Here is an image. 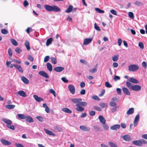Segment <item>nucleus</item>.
Returning a JSON list of instances; mask_svg holds the SVG:
<instances>
[{
	"instance_id": "obj_20",
	"label": "nucleus",
	"mask_w": 147,
	"mask_h": 147,
	"mask_svg": "<svg viewBox=\"0 0 147 147\" xmlns=\"http://www.w3.org/2000/svg\"><path fill=\"white\" fill-rule=\"evenodd\" d=\"M122 90L124 93L127 95L129 96L130 95V92L127 88L126 87H123Z\"/></svg>"
},
{
	"instance_id": "obj_40",
	"label": "nucleus",
	"mask_w": 147,
	"mask_h": 147,
	"mask_svg": "<svg viewBox=\"0 0 147 147\" xmlns=\"http://www.w3.org/2000/svg\"><path fill=\"white\" fill-rule=\"evenodd\" d=\"M119 55H115L113 57L112 60L114 61H117L118 59Z\"/></svg>"
},
{
	"instance_id": "obj_57",
	"label": "nucleus",
	"mask_w": 147,
	"mask_h": 147,
	"mask_svg": "<svg viewBox=\"0 0 147 147\" xmlns=\"http://www.w3.org/2000/svg\"><path fill=\"white\" fill-rule=\"evenodd\" d=\"M103 127L104 129L106 130H108L109 129V127L107 124H103Z\"/></svg>"
},
{
	"instance_id": "obj_25",
	"label": "nucleus",
	"mask_w": 147,
	"mask_h": 147,
	"mask_svg": "<svg viewBox=\"0 0 147 147\" xmlns=\"http://www.w3.org/2000/svg\"><path fill=\"white\" fill-rule=\"evenodd\" d=\"M47 69L50 72L53 69V67L51 64L49 63H47Z\"/></svg>"
},
{
	"instance_id": "obj_47",
	"label": "nucleus",
	"mask_w": 147,
	"mask_h": 147,
	"mask_svg": "<svg viewBox=\"0 0 147 147\" xmlns=\"http://www.w3.org/2000/svg\"><path fill=\"white\" fill-rule=\"evenodd\" d=\"M110 105L112 107H114L116 105L115 102L113 101H111L109 103Z\"/></svg>"
},
{
	"instance_id": "obj_55",
	"label": "nucleus",
	"mask_w": 147,
	"mask_h": 147,
	"mask_svg": "<svg viewBox=\"0 0 147 147\" xmlns=\"http://www.w3.org/2000/svg\"><path fill=\"white\" fill-rule=\"evenodd\" d=\"M49 56H47L45 57L44 59V62L45 63L47 62L48 61L49 59Z\"/></svg>"
},
{
	"instance_id": "obj_34",
	"label": "nucleus",
	"mask_w": 147,
	"mask_h": 147,
	"mask_svg": "<svg viewBox=\"0 0 147 147\" xmlns=\"http://www.w3.org/2000/svg\"><path fill=\"white\" fill-rule=\"evenodd\" d=\"M17 116L19 118L21 119H25L26 116L23 114H18L17 115Z\"/></svg>"
},
{
	"instance_id": "obj_32",
	"label": "nucleus",
	"mask_w": 147,
	"mask_h": 147,
	"mask_svg": "<svg viewBox=\"0 0 147 147\" xmlns=\"http://www.w3.org/2000/svg\"><path fill=\"white\" fill-rule=\"evenodd\" d=\"M52 40L53 38L52 37L48 39L46 41V45L47 46L49 45L51 43Z\"/></svg>"
},
{
	"instance_id": "obj_44",
	"label": "nucleus",
	"mask_w": 147,
	"mask_h": 147,
	"mask_svg": "<svg viewBox=\"0 0 147 147\" xmlns=\"http://www.w3.org/2000/svg\"><path fill=\"white\" fill-rule=\"evenodd\" d=\"M97 69L96 68H94L89 69V71L92 74H94L96 71Z\"/></svg>"
},
{
	"instance_id": "obj_27",
	"label": "nucleus",
	"mask_w": 147,
	"mask_h": 147,
	"mask_svg": "<svg viewBox=\"0 0 147 147\" xmlns=\"http://www.w3.org/2000/svg\"><path fill=\"white\" fill-rule=\"evenodd\" d=\"M45 132L47 134L50 136H55V134L51 131L47 129H45Z\"/></svg>"
},
{
	"instance_id": "obj_39",
	"label": "nucleus",
	"mask_w": 147,
	"mask_h": 147,
	"mask_svg": "<svg viewBox=\"0 0 147 147\" xmlns=\"http://www.w3.org/2000/svg\"><path fill=\"white\" fill-rule=\"evenodd\" d=\"M95 10L96 11H97L98 13H104V11H103V10H101L100 9H99V8H95Z\"/></svg>"
},
{
	"instance_id": "obj_13",
	"label": "nucleus",
	"mask_w": 147,
	"mask_h": 147,
	"mask_svg": "<svg viewBox=\"0 0 147 147\" xmlns=\"http://www.w3.org/2000/svg\"><path fill=\"white\" fill-rule=\"evenodd\" d=\"M17 95H19L20 96L25 97L27 95L26 92L23 90H20L17 93Z\"/></svg>"
},
{
	"instance_id": "obj_52",
	"label": "nucleus",
	"mask_w": 147,
	"mask_h": 147,
	"mask_svg": "<svg viewBox=\"0 0 147 147\" xmlns=\"http://www.w3.org/2000/svg\"><path fill=\"white\" fill-rule=\"evenodd\" d=\"M105 86L107 88H111L112 86V85L107 82H105Z\"/></svg>"
},
{
	"instance_id": "obj_15",
	"label": "nucleus",
	"mask_w": 147,
	"mask_h": 147,
	"mask_svg": "<svg viewBox=\"0 0 147 147\" xmlns=\"http://www.w3.org/2000/svg\"><path fill=\"white\" fill-rule=\"evenodd\" d=\"M80 128L81 130L84 131H89L90 129V128L85 125L80 126Z\"/></svg>"
},
{
	"instance_id": "obj_24",
	"label": "nucleus",
	"mask_w": 147,
	"mask_h": 147,
	"mask_svg": "<svg viewBox=\"0 0 147 147\" xmlns=\"http://www.w3.org/2000/svg\"><path fill=\"white\" fill-rule=\"evenodd\" d=\"M134 111V108H131L129 109L127 111L126 113L128 115H129L133 114Z\"/></svg>"
},
{
	"instance_id": "obj_9",
	"label": "nucleus",
	"mask_w": 147,
	"mask_h": 147,
	"mask_svg": "<svg viewBox=\"0 0 147 147\" xmlns=\"http://www.w3.org/2000/svg\"><path fill=\"white\" fill-rule=\"evenodd\" d=\"M1 142L3 145H11V142L3 138L1 139Z\"/></svg>"
},
{
	"instance_id": "obj_35",
	"label": "nucleus",
	"mask_w": 147,
	"mask_h": 147,
	"mask_svg": "<svg viewBox=\"0 0 147 147\" xmlns=\"http://www.w3.org/2000/svg\"><path fill=\"white\" fill-rule=\"evenodd\" d=\"M10 41L12 44L15 46H17L18 45V43L17 41L14 39H11Z\"/></svg>"
},
{
	"instance_id": "obj_10",
	"label": "nucleus",
	"mask_w": 147,
	"mask_h": 147,
	"mask_svg": "<svg viewBox=\"0 0 147 147\" xmlns=\"http://www.w3.org/2000/svg\"><path fill=\"white\" fill-rule=\"evenodd\" d=\"M92 39V38L85 39L84 40L83 45H86L89 44L91 42Z\"/></svg>"
},
{
	"instance_id": "obj_64",
	"label": "nucleus",
	"mask_w": 147,
	"mask_h": 147,
	"mask_svg": "<svg viewBox=\"0 0 147 147\" xmlns=\"http://www.w3.org/2000/svg\"><path fill=\"white\" fill-rule=\"evenodd\" d=\"M122 42V40L121 38H119L118 39L117 42L118 43V45L119 46H120L121 45Z\"/></svg>"
},
{
	"instance_id": "obj_21",
	"label": "nucleus",
	"mask_w": 147,
	"mask_h": 147,
	"mask_svg": "<svg viewBox=\"0 0 147 147\" xmlns=\"http://www.w3.org/2000/svg\"><path fill=\"white\" fill-rule=\"evenodd\" d=\"M129 82L134 84H138L139 83V81L136 79L132 78H130L129 79Z\"/></svg>"
},
{
	"instance_id": "obj_63",
	"label": "nucleus",
	"mask_w": 147,
	"mask_h": 147,
	"mask_svg": "<svg viewBox=\"0 0 147 147\" xmlns=\"http://www.w3.org/2000/svg\"><path fill=\"white\" fill-rule=\"evenodd\" d=\"M15 145L16 147H25L21 144L16 143Z\"/></svg>"
},
{
	"instance_id": "obj_16",
	"label": "nucleus",
	"mask_w": 147,
	"mask_h": 147,
	"mask_svg": "<svg viewBox=\"0 0 147 147\" xmlns=\"http://www.w3.org/2000/svg\"><path fill=\"white\" fill-rule=\"evenodd\" d=\"M38 74L41 76L44 77L45 78H49V76L47 73L44 71H40L39 72Z\"/></svg>"
},
{
	"instance_id": "obj_51",
	"label": "nucleus",
	"mask_w": 147,
	"mask_h": 147,
	"mask_svg": "<svg viewBox=\"0 0 147 147\" xmlns=\"http://www.w3.org/2000/svg\"><path fill=\"white\" fill-rule=\"evenodd\" d=\"M28 59L29 60L31 61H33L34 59L33 57L30 55H28Z\"/></svg>"
},
{
	"instance_id": "obj_33",
	"label": "nucleus",
	"mask_w": 147,
	"mask_h": 147,
	"mask_svg": "<svg viewBox=\"0 0 147 147\" xmlns=\"http://www.w3.org/2000/svg\"><path fill=\"white\" fill-rule=\"evenodd\" d=\"M99 105L102 108H104L107 107L108 104L107 103L102 102L99 104Z\"/></svg>"
},
{
	"instance_id": "obj_26",
	"label": "nucleus",
	"mask_w": 147,
	"mask_h": 147,
	"mask_svg": "<svg viewBox=\"0 0 147 147\" xmlns=\"http://www.w3.org/2000/svg\"><path fill=\"white\" fill-rule=\"evenodd\" d=\"M62 111L68 113H72V111L71 110L67 108H62Z\"/></svg>"
},
{
	"instance_id": "obj_45",
	"label": "nucleus",
	"mask_w": 147,
	"mask_h": 147,
	"mask_svg": "<svg viewBox=\"0 0 147 147\" xmlns=\"http://www.w3.org/2000/svg\"><path fill=\"white\" fill-rule=\"evenodd\" d=\"M118 108V107H115L114 108L111 109V110L112 112L114 113L117 111V110Z\"/></svg>"
},
{
	"instance_id": "obj_22",
	"label": "nucleus",
	"mask_w": 147,
	"mask_h": 147,
	"mask_svg": "<svg viewBox=\"0 0 147 147\" xmlns=\"http://www.w3.org/2000/svg\"><path fill=\"white\" fill-rule=\"evenodd\" d=\"M25 119L27 122L29 123H32L34 122L32 118L30 116H26Z\"/></svg>"
},
{
	"instance_id": "obj_41",
	"label": "nucleus",
	"mask_w": 147,
	"mask_h": 147,
	"mask_svg": "<svg viewBox=\"0 0 147 147\" xmlns=\"http://www.w3.org/2000/svg\"><path fill=\"white\" fill-rule=\"evenodd\" d=\"M36 118L39 121L41 122H42L44 121L43 118L41 116H38L36 117Z\"/></svg>"
},
{
	"instance_id": "obj_2",
	"label": "nucleus",
	"mask_w": 147,
	"mask_h": 147,
	"mask_svg": "<svg viewBox=\"0 0 147 147\" xmlns=\"http://www.w3.org/2000/svg\"><path fill=\"white\" fill-rule=\"evenodd\" d=\"M2 120L7 124V127L8 128L13 130H15L14 126L13 125H11L12 123V122L11 120L5 118H3Z\"/></svg>"
},
{
	"instance_id": "obj_29",
	"label": "nucleus",
	"mask_w": 147,
	"mask_h": 147,
	"mask_svg": "<svg viewBox=\"0 0 147 147\" xmlns=\"http://www.w3.org/2000/svg\"><path fill=\"white\" fill-rule=\"evenodd\" d=\"M73 8V6L72 5H69V7L67 8L65 12L67 13H69L71 12Z\"/></svg>"
},
{
	"instance_id": "obj_23",
	"label": "nucleus",
	"mask_w": 147,
	"mask_h": 147,
	"mask_svg": "<svg viewBox=\"0 0 147 147\" xmlns=\"http://www.w3.org/2000/svg\"><path fill=\"white\" fill-rule=\"evenodd\" d=\"M21 80L23 82L26 84H28L29 83L28 80L24 76H22L21 77Z\"/></svg>"
},
{
	"instance_id": "obj_31",
	"label": "nucleus",
	"mask_w": 147,
	"mask_h": 147,
	"mask_svg": "<svg viewBox=\"0 0 147 147\" xmlns=\"http://www.w3.org/2000/svg\"><path fill=\"white\" fill-rule=\"evenodd\" d=\"M15 68L17 69L19 72L22 73L23 72V70L20 65H17Z\"/></svg>"
},
{
	"instance_id": "obj_30",
	"label": "nucleus",
	"mask_w": 147,
	"mask_h": 147,
	"mask_svg": "<svg viewBox=\"0 0 147 147\" xmlns=\"http://www.w3.org/2000/svg\"><path fill=\"white\" fill-rule=\"evenodd\" d=\"M15 107V105H8L5 106L6 109H11L14 108Z\"/></svg>"
},
{
	"instance_id": "obj_12",
	"label": "nucleus",
	"mask_w": 147,
	"mask_h": 147,
	"mask_svg": "<svg viewBox=\"0 0 147 147\" xmlns=\"http://www.w3.org/2000/svg\"><path fill=\"white\" fill-rule=\"evenodd\" d=\"M33 97L35 100L38 102L43 101V99L40 97H38L37 95L34 94L33 96Z\"/></svg>"
},
{
	"instance_id": "obj_38",
	"label": "nucleus",
	"mask_w": 147,
	"mask_h": 147,
	"mask_svg": "<svg viewBox=\"0 0 147 147\" xmlns=\"http://www.w3.org/2000/svg\"><path fill=\"white\" fill-rule=\"evenodd\" d=\"M108 144L111 147H117L116 144L112 142H109Z\"/></svg>"
},
{
	"instance_id": "obj_61",
	"label": "nucleus",
	"mask_w": 147,
	"mask_h": 147,
	"mask_svg": "<svg viewBox=\"0 0 147 147\" xmlns=\"http://www.w3.org/2000/svg\"><path fill=\"white\" fill-rule=\"evenodd\" d=\"M120 79V77L117 76H115L114 78V80L115 81L118 80H119Z\"/></svg>"
},
{
	"instance_id": "obj_46",
	"label": "nucleus",
	"mask_w": 147,
	"mask_h": 147,
	"mask_svg": "<svg viewBox=\"0 0 147 147\" xmlns=\"http://www.w3.org/2000/svg\"><path fill=\"white\" fill-rule=\"evenodd\" d=\"M2 33L4 34H6L8 33L7 30L5 29H2L1 31Z\"/></svg>"
},
{
	"instance_id": "obj_6",
	"label": "nucleus",
	"mask_w": 147,
	"mask_h": 147,
	"mask_svg": "<svg viewBox=\"0 0 147 147\" xmlns=\"http://www.w3.org/2000/svg\"><path fill=\"white\" fill-rule=\"evenodd\" d=\"M71 100L74 103L76 104V106L78 107L80 102L82 100V99L80 98H71Z\"/></svg>"
},
{
	"instance_id": "obj_54",
	"label": "nucleus",
	"mask_w": 147,
	"mask_h": 147,
	"mask_svg": "<svg viewBox=\"0 0 147 147\" xmlns=\"http://www.w3.org/2000/svg\"><path fill=\"white\" fill-rule=\"evenodd\" d=\"M15 51L18 53H19L22 52V50L19 48L17 47L15 49Z\"/></svg>"
},
{
	"instance_id": "obj_17",
	"label": "nucleus",
	"mask_w": 147,
	"mask_h": 147,
	"mask_svg": "<svg viewBox=\"0 0 147 147\" xmlns=\"http://www.w3.org/2000/svg\"><path fill=\"white\" fill-rule=\"evenodd\" d=\"M64 69V68L61 66L57 67L55 68L54 70L57 72H61Z\"/></svg>"
},
{
	"instance_id": "obj_49",
	"label": "nucleus",
	"mask_w": 147,
	"mask_h": 147,
	"mask_svg": "<svg viewBox=\"0 0 147 147\" xmlns=\"http://www.w3.org/2000/svg\"><path fill=\"white\" fill-rule=\"evenodd\" d=\"M129 16L131 18L133 19L134 18L133 13L131 12H129L128 13Z\"/></svg>"
},
{
	"instance_id": "obj_58",
	"label": "nucleus",
	"mask_w": 147,
	"mask_h": 147,
	"mask_svg": "<svg viewBox=\"0 0 147 147\" xmlns=\"http://www.w3.org/2000/svg\"><path fill=\"white\" fill-rule=\"evenodd\" d=\"M93 128L94 130L96 131H99L100 130V128L98 126L96 125H94L93 126Z\"/></svg>"
},
{
	"instance_id": "obj_5",
	"label": "nucleus",
	"mask_w": 147,
	"mask_h": 147,
	"mask_svg": "<svg viewBox=\"0 0 147 147\" xmlns=\"http://www.w3.org/2000/svg\"><path fill=\"white\" fill-rule=\"evenodd\" d=\"M139 69V67L136 64H131L128 67V70L132 72L136 71Z\"/></svg>"
},
{
	"instance_id": "obj_42",
	"label": "nucleus",
	"mask_w": 147,
	"mask_h": 147,
	"mask_svg": "<svg viewBox=\"0 0 147 147\" xmlns=\"http://www.w3.org/2000/svg\"><path fill=\"white\" fill-rule=\"evenodd\" d=\"M134 4L137 6H140L142 5V3L140 1H136L134 3Z\"/></svg>"
},
{
	"instance_id": "obj_7",
	"label": "nucleus",
	"mask_w": 147,
	"mask_h": 147,
	"mask_svg": "<svg viewBox=\"0 0 147 147\" xmlns=\"http://www.w3.org/2000/svg\"><path fill=\"white\" fill-rule=\"evenodd\" d=\"M68 88L71 93L72 94H74L75 92V88L74 86L72 84H70L68 86Z\"/></svg>"
},
{
	"instance_id": "obj_11",
	"label": "nucleus",
	"mask_w": 147,
	"mask_h": 147,
	"mask_svg": "<svg viewBox=\"0 0 147 147\" xmlns=\"http://www.w3.org/2000/svg\"><path fill=\"white\" fill-rule=\"evenodd\" d=\"M140 115L138 114L135 117L134 122V126H136L138 124V122L139 120Z\"/></svg>"
},
{
	"instance_id": "obj_62",
	"label": "nucleus",
	"mask_w": 147,
	"mask_h": 147,
	"mask_svg": "<svg viewBox=\"0 0 147 147\" xmlns=\"http://www.w3.org/2000/svg\"><path fill=\"white\" fill-rule=\"evenodd\" d=\"M61 79L65 83H67L68 82V80L65 77L62 78Z\"/></svg>"
},
{
	"instance_id": "obj_14",
	"label": "nucleus",
	"mask_w": 147,
	"mask_h": 147,
	"mask_svg": "<svg viewBox=\"0 0 147 147\" xmlns=\"http://www.w3.org/2000/svg\"><path fill=\"white\" fill-rule=\"evenodd\" d=\"M122 138L124 140L126 141H129L132 140L130 136L127 135L123 136Z\"/></svg>"
},
{
	"instance_id": "obj_56",
	"label": "nucleus",
	"mask_w": 147,
	"mask_h": 147,
	"mask_svg": "<svg viewBox=\"0 0 147 147\" xmlns=\"http://www.w3.org/2000/svg\"><path fill=\"white\" fill-rule=\"evenodd\" d=\"M8 53L9 56L10 57L12 55V51L11 48H9L8 50Z\"/></svg>"
},
{
	"instance_id": "obj_1",
	"label": "nucleus",
	"mask_w": 147,
	"mask_h": 147,
	"mask_svg": "<svg viewBox=\"0 0 147 147\" xmlns=\"http://www.w3.org/2000/svg\"><path fill=\"white\" fill-rule=\"evenodd\" d=\"M44 7L45 9L48 11H53L55 12H58L60 11V9L57 6L53 5L52 6L46 5H45Z\"/></svg>"
},
{
	"instance_id": "obj_36",
	"label": "nucleus",
	"mask_w": 147,
	"mask_h": 147,
	"mask_svg": "<svg viewBox=\"0 0 147 147\" xmlns=\"http://www.w3.org/2000/svg\"><path fill=\"white\" fill-rule=\"evenodd\" d=\"M126 84L127 86L130 89H132V87L133 86L131 83L129 82H126Z\"/></svg>"
},
{
	"instance_id": "obj_50",
	"label": "nucleus",
	"mask_w": 147,
	"mask_h": 147,
	"mask_svg": "<svg viewBox=\"0 0 147 147\" xmlns=\"http://www.w3.org/2000/svg\"><path fill=\"white\" fill-rule=\"evenodd\" d=\"M92 98L98 101L100 100V98L97 96L94 95L92 96Z\"/></svg>"
},
{
	"instance_id": "obj_59",
	"label": "nucleus",
	"mask_w": 147,
	"mask_h": 147,
	"mask_svg": "<svg viewBox=\"0 0 147 147\" xmlns=\"http://www.w3.org/2000/svg\"><path fill=\"white\" fill-rule=\"evenodd\" d=\"M142 66L144 67L145 69H146L147 67V63L145 61H143L142 63Z\"/></svg>"
},
{
	"instance_id": "obj_18",
	"label": "nucleus",
	"mask_w": 147,
	"mask_h": 147,
	"mask_svg": "<svg viewBox=\"0 0 147 147\" xmlns=\"http://www.w3.org/2000/svg\"><path fill=\"white\" fill-rule=\"evenodd\" d=\"M98 118L100 122L103 124H105L106 122V120L105 118L102 116L100 115L99 116Z\"/></svg>"
},
{
	"instance_id": "obj_8",
	"label": "nucleus",
	"mask_w": 147,
	"mask_h": 147,
	"mask_svg": "<svg viewBox=\"0 0 147 147\" xmlns=\"http://www.w3.org/2000/svg\"><path fill=\"white\" fill-rule=\"evenodd\" d=\"M141 89V86L138 85H135L132 86L131 90L136 91H138L140 90Z\"/></svg>"
},
{
	"instance_id": "obj_4",
	"label": "nucleus",
	"mask_w": 147,
	"mask_h": 147,
	"mask_svg": "<svg viewBox=\"0 0 147 147\" xmlns=\"http://www.w3.org/2000/svg\"><path fill=\"white\" fill-rule=\"evenodd\" d=\"M87 105V103L85 102L81 101L78 107L76 108V110L78 112H82L84 110V109L82 107H85Z\"/></svg>"
},
{
	"instance_id": "obj_19",
	"label": "nucleus",
	"mask_w": 147,
	"mask_h": 147,
	"mask_svg": "<svg viewBox=\"0 0 147 147\" xmlns=\"http://www.w3.org/2000/svg\"><path fill=\"white\" fill-rule=\"evenodd\" d=\"M120 127V125H115L112 126L110 127V129L111 130H117Z\"/></svg>"
},
{
	"instance_id": "obj_37",
	"label": "nucleus",
	"mask_w": 147,
	"mask_h": 147,
	"mask_svg": "<svg viewBox=\"0 0 147 147\" xmlns=\"http://www.w3.org/2000/svg\"><path fill=\"white\" fill-rule=\"evenodd\" d=\"M51 59L53 63L55 64L57 63V61L56 59L53 57H51Z\"/></svg>"
},
{
	"instance_id": "obj_48",
	"label": "nucleus",
	"mask_w": 147,
	"mask_h": 147,
	"mask_svg": "<svg viewBox=\"0 0 147 147\" xmlns=\"http://www.w3.org/2000/svg\"><path fill=\"white\" fill-rule=\"evenodd\" d=\"M94 110L99 111H101L102 110V109L98 106H95L94 107Z\"/></svg>"
},
{
	"instance_id": "obj_43",
	"label": "nucleus",
	"mask_w": 147,
	"mask_h": 147,
	"mask_svg": "<svg viewBox=\"0 0 147 147\" xmlns=\"http://www.w3.org/2000/svg\"><path fill=\"white\" fill-rule=\"evenodd\" d=\"M94 28L97 30L98 31H100L101 30L99 27L97 25L96 23L94 24Z\"/></svg>"
},
{
	"instance_id": "obj_60",
	"label": "nucleus",
	"mask_w": 147,
	"mask_h": 147,
	"mask_svg": "<svg viewBox=\"0 0 147 147\" xmlns=\"http://www.w3.org/2000/svg\"><path fill=\"white\" fill-rule=\"evenodd\" d=\"M95 114V112L94 111H92L89 112L90 115L92 116H94Z\"/></svg>"
},
{
	"instance_id": "obj_28",
	"label": "nucleus",
	"mask_w": 147,
	"mask_h": 147,
	"mask_svg": "<svg viewBox=\"0 0 147 147\" xmlns=\"http://www.w3.org/2000/svg\"><path fill=\"white\" fill-rule=\"evenodd\" d=\"M24 44L26 47L27 50H29L30 49V43L29 41L27 40H26Z\"/></svg>"
},
{
	"instance_id": "obj_53",
	"label": "nucleus",
	"mask_w": 147,
	"mask_h": 147,
	"mask_svg": "<svg viewBox=\"0 0 147 147\" xmlns=\"http://www.w3.org/2000/svg\"><path fill=\"white\" fill-rule=\"evenodd\" d=\"M138 46L142 49H143L144 48V45L142 42H139L138 44Z\"/></svg>"
},
{
	"instance_id": "obj_3",
	"label": "nucleus",
	"mask_w": 147,
	"mask_h": 147,
	"mask_svg": "<svg viewBox=\"0 0 147 147\" xmlns=\"http://www.w3.org/2000/svg\"><path fill=\"white\" fill-rule=\"evenodd\" d=\"M132 143L134 145L138 146H141L143 144H146L147 141L144 139L134 141Z\"/></svg>"
}]
</instances>
